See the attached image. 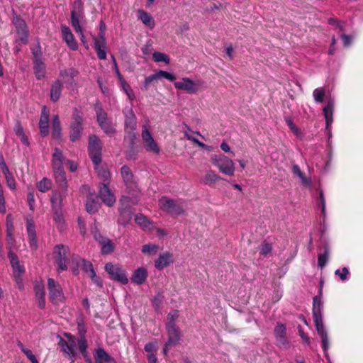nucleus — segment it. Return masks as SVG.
Here are the masks:
<instances>
[{"mask_svg":"<svg viewBox=\"0 0 363 363\" xmlns=\"http://www.w3.org/2000/svg\"><path fill=\"white\" fill-rule=\"evenodd\" d=\"M322 310L323 303L320 298L315 296L313 301V318L316 330L322 340L323 348L326 352L329 348V340L323 322Z\"/></svg>","mask_w":363,"mask_h":363,"instance_id":"nucleus-1","label":"nucleus"},{"mask_svg":"<svg viewBox=\"0 0 363 363\" xmlns=\"http://www.w3.org/2000/svg\"><path fill=\"white\" fill-rule=\"evenodd\" d=\"M65 159L62 152L55 148L52 154V168L55 179L57 185L63 190L66 191L67 188V182L65 172L63 169V162Z\"/></svg>","mask_w":363,"mask_h":363,"instance_id":"nucleus-2","label":"nucleus"},{"mask_svg":"<svg viewBox=\"0 0 363 363\" xmlns=\"http://www.w3.org/2000/svg\"><path fill=\"white\" fill-rule=\"evenodd\" d=\"M84 15L82 11V4L79 1H75L74 4L73 9L71 11V25L74 31L80 36V40L83 45L88 49L89 44L86 41L82 24L83 23Z\"/></svg>","mask_w":363,"mask_h":363,"instance_id":"nucleus-3","label":"nucleus"},{"mask_svg":"<svg viewBox=\"0 0 363 363\" xmlns=\"http://www.w3.org/2000/svg\"><path fill=\"white\" fill-rule=\"evenodd\" d=\"M160 208L166 213L179 216L184 212L183 204L181 201L171 199L167 196H162L158 201Z\"/></svg>","mask_w":363,"mask_h":363,"instance_id":"nucleus-4","label":"nucleus"},{"mask_svg":"<svg viewBox=\"0 0 363 363\" xmlns=\"http://www.w3.org/2000/svg\"><path fill=\"white\" fill-rule=\"evenodd\" d=\"M212 163L216 165L220 172L228 176H233L235 173V165L232 160L228 157L215 155L211 157Z\"/></svg>","mask_w":363,"mask_h":363,"instance_id":"nucleus-5","label":"nucleus"},{"mask_svg":"<svg viewBox=\"0 0 363 363\" xmlns=\"http://www.w3.org/2000/svg\"><path fill=\"white\" fill-rule=\"evenodd\" d=\"M69 248L63 245H57L53 250V258L59 273L67 269V255Z\"/></svg>","mask_w":363,"mask_h":363,"instance_id":"nucleus-6","label":"nucleus"},{"mask_svg":"<svg viewBox=\"0 0 363 363\" xmlns=\"http://www.w3.org/2000/svg\"><path fill=\"white\" fill-rule=\"evenodd\" d=\"M204 82L201 79L195 81L188 77H184L181 80L175 82L174 85L177 89L185 91L190 94L197 93L203 85Z\"/></svg>","mask_w":363,"mask_h":363,"instance_id":"nucleus-7","label":"nucleus"},{"mask_svg":"<svg viewBox=\"0 0 363 363\" xmlns=\"http://www.w3.org/2000/svg\"><path fill=\"white\" fill-rule=\"evenodd\" d=\"M104 269L111 279L123 284L128 283L126 272L120 265L108 262L106 264Z\"/></svg>","mask_w":363,"mask_h":363,"instance_id":"nucleus-8","label":"nucleus"},{"mask_svg":"<svg viewBox=\"0 0 363 363\" xmlns=\"http://www.w3.org/2000/svg\"><path fill=\"white\" fill-rule=\"evenodd\" d=\"M120 203L121 207L119 208L120 217L118 218V223L125 225L131 219L132 211H130V207L132 205L135 204V202L130 197L123 196L121 197Z\"/></svg>","mask_w":363,"mask_h":363,"instance_id":"nucleus-9","label":"nucleus"},{"mask_svg":"<svg viewBox=\"0 0 363 363\" xmlns=\"http://www.w3.org/2000/svg\"><path fill=\"white\" fill-rule=\"evenodd\" d=\"M101 143L96 135H91L89 141V156L95 165H99L101 161Z\"/></svg>","mask_w":363,"mask_h":363,"instance_id":"nucleus-10","label":"nucleus"},{"mask_svg":"<svg viewBox=\"0 0 363 363\" xmlns=\"http://www.w3.org/2000/svg\"><path fill=\"white\" fill-rule=\"evenodd\" d=\"M82 113L77 109L74 110L70 127L69 137L72 141L75 142L80 138L82 132Z\"/></svg>","mask_w":363,"mask_h":363,"instance_id":"nucleus-11","label":"nucleus"},{"mask_svg":"<svg viewBox=\"0 0 363 363\" xmlns=\"http://www.w3.org/2000/svg\"><path fill=\"white\" fill-rule=\"evenodd\" d=\"M72 259L74 261H76L77 265H79V263L82 264V269L86 274H88L93 283L99 287L103 286L102 281L100 277L96 275L91 262L88 260L81 259L78 256L75 255L72 256Z\"/></svg>","mask_w":363,"mask_h":363,"instance_id":"nucleus-12","label":"nucleus"},{"mask_svg":"<svg viewBox=\"0 0 363 363\" xmlns=\"http://www.w3.org/2000/svg\"><path fill=\"white\" fill-rule=\"evenodd\" d=\"M48 289L50 298L54 303L62 302L64 300V295L60 285L53 279H48Z\"/></svg>","mask_w":363,"mask_h":363,"instance_id":"nucleus-13","label":"nucleus"},{"mask_svg":"<svg viewBox=\"0 0 363 363\" xmlns=\"http://www.w3.org/2000/svg\"><path fill=\"white\" fill-rule=\"evenodd\" d=\"M166 330L168 334V340L163 349L164 354H167L170 346L174 345L179 342L181 337L180 330L178 326H167Z\"/></svg>","mask_w":363,"mask_h":363,"instance_id":"nucleus-14","label":"nucleus"},{"mask_svg":"<svg viewBox=\"0 0 363 363\" xmlns=\"http://www.w3.org/2000/svg\"><path fill=\"white\" fill-rule=\"evenodd\" d=\"M142 138L144 142V147L147 151L159 154L160 148L145 125L143 127Z\"/></svg>","mask_w":363,"mask_h":363,"instance_id":"nucleus-15","label":"nucleus"},{"mask_svg":"<svg viewBox=\"0 0 363 363\" xmlns=\"http://www.w3.org/2000/svg\"><path fill=\"white\" fill-rule=\"evenodd\" d=\"M162 77L165 78L171 82L174 81L176 79V77L174 74L167 72L166 71L159 70L158 72H155V74H151L145 78V80L143 82V86H144L145 89H148V86L151 82H152L153 81L159 80Z\"/></svg>","mask_w":363,"mask_h":363,"instance_id":"nucleus-16","label":"nucleus"},{"mask_svg":"<svg viewBox=\"0 0 363 363\" xmlns=\"http://www.w3.org/2000/svg\"><path fill=\"white\" fill-rule=\"evenodd\" d=\"M61 33L62 37L69 48L72 50H77L78 43L71 29L65 25H61Z\"/></svg>","mask_w":363,"mask_h":363,"instance_id":"nucleus-17","label":"nucleus"},{"mask_svg":"<svg viewBox=\"0 0 363 363\" xmlns=\"http://www.w3.org/2000/svg\"><path fill=\"white\" fill-rule=\"evenodd\" d=\"M99 196L103 202L108 206H112L116 202V197L110 190L108 184H101L99 187Z\"/></svg>","mask_w":363,"mask_h":363,"instance_id":"nucleus-18","label":"nucleus"},{"mask_svg":"<svg viewBox=\"0 0 363 363\" xmlns=\"http://www.w3.org/2000/svg\"><path fill=\"white\" fill-rule=\"evenodd\" d=\"M94 47L98 57L105 60L106 58V42L103 31L99 34L97 38H94Z\"/></svg>","mask_w":363,"mask_h":363,"instance_id":"nucleus-19","label":"nucleus"},{"mask_svg":"<svg viewBox=\"0 0 363 363\" xmlns=\"http://www.w3.org/2000/svg\"><path fill=\"white\" fill-rule=\"evenodd\" d=\"M8 257L13 268V276L18 281L25 272L24 267L20 264L18 257L13 252H9Z\"/></svg>","mask_w":363,"mask_h":363,"instance_id":"nucleus-20","label":"nucleus"},{"mask_svg":"<svg viewBox=\"0 0 363 363\" xmlns=\"http://www.w3.org/2000/svg\"><path fill=\"white\" fill-rule=\"evenodd\" d=\"M174 261V255L169 252L160 254L159 257L155 261V267L157 269L161 270L167 267Z\"/></svg>","mask_w":363,"mask_h":363,"instance_id":"nucleus-21","label":"nucleus"},{"mask_svg":"<svg viewBox=\"0 0 363 363\" xmlns=\"http://www.w3.org/2000/svg\"><path fill=\"white\" fill-rule=\"evenodd\" d=\"M274 335L279 345L286 347L289 345V341L286 338V329L284 324L281 323L277 324L274 328Z\"/></svg>","mask_w":363,"mask_h":363,"instance_id":"nucleus-22","label":"nucleus"},{"mask_svg":"<svg viewBox=\"0 0 363 363\" xmlns=\"http://www.w3.org/2000/svg\"><path fill=\"white\" fill-rule=\"evenodd\" d=\"M13 23L17 30V33L19 35L20 40L23 43H26L28 35V31L25 21L23 19L16 17L13 19Z\"/></svg>","mask_w":363,"mask_h":363,"instance_id":"nucleus-23","label":"nucleus"},{"mask_svg":"<svg viewBox=\"0 0 363 363\" xmlns=\"http://www.w3.org/2000/svg\"><path fill=\"white\" fill-rule=\"evenodd\" d=\"M49 111L46 108V106H43L41 111V116L39 121V128L40 130V133L43 136H45L48 134L49 132Z\"/></svg>","mask_w":363,"mask_h":363,"instance_id":"nucleus-24","label":"nucleus"},{"mask_svg":"<svg viewBox=\"0 0 363 363\" xmlns=\"http://www.w3.org/2000/svg\"><path fill=\"white\" fill-rule=\"evenodd\" d=\"M94 359L96 363H116V360L103 348H98L95 350Z\"/></svg>","mask_w":363,"mask_h":363,"instance_id":"nucleus-25","label":"nucleus"},{"mask_svg":"<svg viewBox=\"0 0 363 363\" xmlns=\"http://www.w3.org/2000/svg\"><path fill=\"white\" fill-rule=\"evenodd\" d=\"M147 270L145 267H139L135 269L131 277L133 282L137 284H143L147 278Z\"/></svg>","mask_w":363,"mask_h":363,"instance_id":"nucleus-26","label":"nucleus"},{"mask_svg":"<svg viewBox=\"0 0 363 363\" xmlns=\"http://www.w3.org/2000/svg\"><path fill=\"white\" fill-rule=\"evenodd\" d=\"M125 127L126 131L132 132L136 127V117L131 108L125 111Z\"/></svg>","mask_w":363,"mask_h":363,"instance_id":"nucleus-27","label":"nucleus"},{"mask_svg":"<svg viewBox=\"0 0 363 363\" xmlns=\"http://www.w3.org/2000/svg\"><path fill=\"white\" fill-rule=\"evenodd\" d=\"M33 63V69L37 79H41L44 78L45 75V65L41 60L40 57L35 55Z\"/></svg>","mask_w":363,"mask_h":363,"instance_id":"nucleus-28","label":"nucleus"},{"mask_svg":"<svg viewBox=\"0 0 363 363\" xmlns=\"http://www.w3.org/2000/svg\"><path fill=\"white\" fill-rule=\"evenodd\" d=\"M63 88V83L60 80L55 81L50 88V99L56 102L61 96Z\"/></svg>","mask_w":363,"mask_h":363,"instance_id":"nucleus-29","label":"nucleus"},{"mask_svg":"<svg viewBox=\"0 0 363 363\" xmlns=\"http://www.w3.org/2000/svg\"><path fill=\"white\" fill-rule=\"evenodd\" d=\"M122 178L125 184L128 188H132L134 186L133 175L130 172V169L127 166H123L121 169Z\"/></svg>","mask_w":363,"mask_h":363,"instance_id":"nucleus-30","label":"nucleus"},{"mask_svg":"<svg viewBox=\"0 0 363 363\" xmlns=\"http://www.w3.org/2000/svg\"><path fill=\"white\" fill-rule=\"evenodd\" d=\"M334 103L333 101H328L327 105L323 108V113L326 122V129L328 130L333 123Z\"/></svg>","mask_w":363,"mask_h":363,"instance_id":"nucleus-31","label":"nucleus"},{"mask_svg":"<svg viewBox=\"0 0 363 363\" xmlns=\"http://www.w3.org/2000/svg\"><path fill=\"white\" fill-rule=\"evenodd\" d=\"M96 170L97 171V175L99 179L102 181L101 184H109L111 180V173L108 171L107 167L99 165H96Z\"/></svg>","mask_w":363,"mask_h":363,"instance_id":"nucleus-32","label":"nucleus"},{"mask_svg":"<svg viewBox=\"0 0 363 363\" xmlns=\"http://www.w3.org/2000/svg\"><path fill=\"white\" fill-rule=\"evenodd\" d=\"M35 292L39 307L44 308L45 306L44 285L42 283L35 284Z\"/></svg>","mask_w":363,"mask_h":363,"instance_id":"nucleus-33","label":"nucleus"},{"mask_svg":"<svg viewBox=\"0 0 363 363\" xmlns=\"http://www.w3.org/2000/svg\"><path fill=\"white\" fill-rule=\"evenodd\" d=\"M138 17L142 22L147 26L150 28H153L155 26V21L152 16L145 11L144 10L140 9L138 11Z\"/></svg>","mask_w":363,"mask_h":363,"instance_id":"nucleus-34","label":"nucleus"},{"mask_svg":"<svg viewBox=\"0 0 363 363\" xmlns=\"http://www.w3.org/2000/svg\"><path fill=\"white\" fill-rule=\"evenodd\" d=\"M59 339L60 340L58 345L60 347L62 351L69 357L72 362H74L75 357V352H72V350H71V347H69L67 340L60 336Z\"/></svg>","mask_w":363,"mask_h":363,"instance_id":"nucleus-35","label":"nucleus"},{"mask_svg":"<svg viewBox=\"0 0 363 363\" xmlns=\"http://www.w3.org/2000/svg\"><path fill=\"white\" fill-rule=\"evenodd\" d=\"M1 168H2V172H3L4 174L5 175L8 186L11 189L14 190L16 189L15 179H14L13 177L12 176V174H11V172L5 162H3L1 164Z\"/></svg>","mask_w":363,"mask_h":363,"instance_id":"nucleus-36","label":"nucleus"},{"mask_svg":"<svg viewBox=\"0 0 363 363\" xmlns=\"http://www.w3.org/2000/svg\"><path fill=\"white\" fill-rule=\"evenodd\" d=\"M184 130L182 132H183L185 138L187 140L193 141L195 144H196L200 147H203V148L207 147V146L204 143L200 142L199 140H197L196 138H194L191 135L193 131L189 125H187L186 124H184Z\"/></svg>","mask_w":363,"mask_h":363,"instance_id":"nucleus-37","label":"nucleus"},{"mask_svg":"<svg viewBox=\"0 0 363 363\" xmlns=\"http://www.w3.org/2000/svg\"><path fill=\"white\" fill-rule=\"evenodd\" d=\"M78 347L83 354L84 357L85 358L87 363H92L91 359L88 356V353L86 351L87 349V342L84 337H81L78 341H77Z\"/></svg>","mask_w":363,"mask_h":363,"instance_id":"nucleus-38","label":"nucleus"},{"mask_svg":"<svg viewBox=\"0 0 363 363\" xmlns=\"http://www.w3.org/2000/svg\"><path fill=\"white\" fill-rule=\"evenodd\" d=\"M53 137L59 138L61 134V125L58 115H55L52 121Z\"/></svg>","mask_w":363,"mask_h":363,"instance_id":"nucleus-39","label":"nucleus"},{"mask_svg":"<svg viewBox=\"0 0 363 363\" xmlns=\"http://www.w3.org/2000/svg\"><path fill=\"white\" fill-rule=\"evenodd\" d=\"M52 181L47 177L43 178L37 184V188L41 192H46V191H49L52 188Z\"/></svg>","mask_w":363,"mask_h":363,"instance_id":"nucleus-40","label":"nucleus"},{"mask_svg":"<svg viewBox=\"0 0 363 363\" xmlns=\"http://www.w3.org/2000/svg\"><path fill=\"white\" fill-rule=\"evenodd\" d=\"M79 72L74 68L70 67L62 69L60 72V75L64 79H72L78 75Z\"/></svg>","mask_w":363,"mask_h":363,"instance_id":"nucleus-41","label":"nucleus"},{"mask_svg":"<svg viewBox=\"0 0 363 363\" xmlns=\"http://www.w3.org/2000/svg\"><path fill=\"white\" fill-rule=\"evenodd\" d=\"M220 177L213 172H208L202 178V182L205 184H211L219 180Z\"/></svg>","mask_w":363,"mask_h":363,"instance_id":"nucleus-42","label":"nucleus"},{"mask_svg":"<svg viewBox=\"0 0 363 363\" xmlns=\"http://www.w3.org/2000/svg\"><path fill=\"white\" fill-rule=\"evenodd\" d=\"M52 211L54 213V216H53L54 221H55V224L57 225V228L62 230L63 228L64 223H65L62 211L59 210V211Z\"/></svg>","mask_w":363,"mask_h":363,"instance_id":"nucleus-43","label":"nucleus"},{"mask_svg":"<svg viewBox=\"0 0 363 363\" xmlns=\"http://www.w3.org/2000/svg\"><path fill=\"white\" fill-rule=\"evenodd\" d=\"M135 220L138 225L143 228H147L152 224L147 218L141 213L135 216Z\"/></svg>","mask_w":363,"mask_h":363,"instance_id":"nucleus-44","label":"nucleus"},{"mask_svg":"<svg viewBox=\"0 0 363 363\" xmlns=\"http://www.w3.org/2000/svg\"><path fill=\"white\" fill-rule=\"evenodd\" d=\"M178 318H179L178 311H174L169 313V314L167 315L166 327L169 326V325L177 326L176 325V322H177Z\"/></svg>","mask_w":363,"mask_h":363,"instance_id":"nucleus-45","label":"nucleus"},{"mask_svg":"<svg viewBox=\"0 0 363 363\" xmlns=\"http://www.w3.org/2000/svg\"><path fill=\"white\" fill-rule=\"evenodd\" d=\"M152 58L156 62H164L166 64H169L170 61L169 57L165 53L160 52H155L152 54Z\"/></svg>","mask_w":363,"mask_h":363,"instance_id":"nucleus-46","label":"nucleus"},{"mask_svg":"<svg viewBox=\"0 0 363 363\" xmlns=\"http://www.w3.org/2000/svg\"><path fill=\"white\" fill-rule=\"evenodd\" d=\"M99 204L98 202L89 198L86 203V211L89 213H94L97 211Z\"/></svg>","mask_w":363,"mask_h":363,"instance_id":"nucleus-47","label":"nucleus"},{"mask_svg":"<svg viewBox=\"0 0 363 363\" xmlns=\"http://www.w3.org/2000/svg\"><path fill=\"white\" fill-rule=\"evenodd\" d=\"M101 244L103 254H109L113 250V246L109 240H104L101 242Z\"/></svg>","mask_w":363,"mask_h":363,"instance_id":"nucleus-48","label":"nucleus"},{"mask_svg":"<svg viewBox=\"0 0 363 363\" xmlns=\"http://www.w3.org/2000/svg\"><path fill=\"white\" fill-rule=\"evenodd\" d=\"M313 96L314 100L317 103H321L323 101L325 96V91L323 88H317L313 92Z\"/></svg>","mask_w":363,"mask_h":363,"instance_id":"nucleus-49","label":"nucleus"},{"mask_svg":"<svg viewBox=\"0 0 363 363\" xmlns=\"http://www.w3.org/2000/svg\"><path fill=\"white\" fill-rule=\"evenodd\" d=\"M328 256L329 252L327 249H325V252L323 254L318 255V264L321 269L325 266L328 259Z\"/></svg>","mask_w":363,"mask_h":363,"instance_id":"nucleus-50","label":"nucleus"},{"mask_svg":"<svg viewBox=\"0 0 363 363\" xmlns=\"http://www.w3.org/2000/svg\"><path fill=\"white\" fill-rule=\"evenodd\" d=\"M158 249V245L154 244H147L143 246L142 252L145 254H155Z\"/></svg>","mask_w":363,"mask_h":363,"instance_id":"nucleus-51","label":"nucleus"},{"mask_svg":"<svg viewBox=\"0 0 363 363\" xmlns=\"http://www.w3.org/2000/svg\"><path fill=\"white\" fill-rule=\"evenodd\" d=\"M97 121L101 127H104L106 129L108 130L105 125V122L108 121L107 115L105 112L101 110L97 111Z\"/></svg>","mask_w":363,"mask_h":363,"instance_id":"nucleus-52","label":"nucleus"},{"mask_svg":"<svg viewBox=\"0 0 363 363\" xmlns=\"http://www.w3.org/2000/svg\"><path fill=\"white\" fill-rule=\"evenodd\" d=\"M6 241L9 252H12V249L15 247V239L13 232H6Z\"/></svg>","mask_w":363,"mask_h":363,"instance_id":"nucleus-53","label":"nucleus"},{"mask_svg":"<svg viewBox=\"0 0 363 363\" xmlns=\"http://www.w3.org/2000/svg\"><path fill=\"white\" fill-rule=\"evenodd\" d=\"M27 232L28 236H33L36 235L34 221L32 218H27Z\"/></svg>","mask_w":363,"mask_h":363,"instance_id":"nucleus-54","label":"nucleus"},{"mask_svg":"<svg viewBox=\"0 0 363 363\" xmlns=\"http://www.w3.org/2000/svg\"><path fill=\"white\" fill-rule=\"evenodd\" d=\"M319 199H320V203L321 213H322V216L323 217V220H324L325 218V216H326V203H325L324 194L322 191H320Z\"/></svg>","mask_w":363,"mask_h":363,"instance_id":"nucleus-55","label":"nucleus"},{"mask_svg":"<svg viewBox=\"0 0 363 363\" xmlns=\"http://www.w3.org/2000/svg\"><path fill=\"white\" fill-rule=\"evenodd\" d=\"M272 250V247L271 244L264 242L260 246L259 253L262 255L266 256L271 252Z\"/></svg>","mask_w":363,"mask_h":363,"instance_id":"nucleus-56","label":"nucleus"},{"mask_svg":"<svg viewBox=\"0 0 363 363\" xmlns=\"http://www.w3.org/2000/svg\"><path fill=\"white\" fill-rule=\"evenodd\" d=\"M6 232H13L14 231L13 217L11 213L8 214L6 216Z\"/></svg>","mask_w":363,"mask_h":363,"instance_id":"nucleus-57","label":"nucleus"},{"mask_svg":"<svg viewBox=\"0 0 363 363\" xmlns=\"http://www.w3.org/2000/svg\"><path fill=\"white\" fill-rule=\"evenodd\" d=\"M123 90L126 94L127 96L130 101H133L135 98V94L130 87V86L127 84L122 86Z\"/></svg>","mask_w":363,"mask_h":363,"instance_id":"nucleus-58","label":"nucleus"},{"mask_svg":"<svg viewBox=\"0 0 363 363\" xmlns=\"http://www.w3.org/2000/svg\"><path fill=\"white\" fill-rule=\"evenodd\" d=\"M65 336L67 338V342H68L69 347H71V350H72V352H75V347L77 345L75 338L69 333H65Z\"/></svg>","mask_w":363,"mask_h":363,"instance_id":"nucleus-59","label":"nucleus"},{"mask_svg":"<svg viewBox=\"0 0 363 363\" xmlns=\"http://www.w3.org/2000/svg\"><path fill=\"white\" fill-rule=\"evenodd\" d=\"M335 274L338 275L341 280L345 281L347 278V275L349 274V270L346 267H343L341 270L337 269L335 271Z\"/></svg>","mask_w":363,"mask_h":363,"instance_id":"nucleus-60","label":"nucleus"},{"mask_svg":"<svg viewBox=\"0 0 363 363\" xmlns=\"http://www.w3.org/2000/svg\"><path fill=\"white\" fill-rule=\"evenodd\" d=\"M105 125H106V128H108V129H110V130H107L104 127H101V128L104 130L105 133H106L107 134H111V133H114V131H115L114 126L111 122L107 121L106 122H105Z\"/></svg>","mask_w":363,"mask_h":363,"instance_id":"nucleus-61","label":"nucleus"},{"mask_svg":"<svg viewBox=\"0 0 363 363\" xmlns=\"http://www.w3.org/2000/svg\"><path fill=\"white\" fill-rule=\"evenodd\" d=\"M24 354H26L27 358L31 362V363H38L37 358L33 354L31 350H28V351H24Z\"/></svg>","mask_w":363,"mask_h":363,"instance_id":"nucleus-62","label":"nucleus"},{"mask_svg":"<svg viewBox=\"0 0 363 363\" xmlns=\"http://www.w3.org/2000/svg\"><path fill=\"white\" fill-rule=\"evenodd\" d=\"M52 211L62 210V201H50Z\"/></svg>","mask_w":363,"mask_h":363,"instance_id":"nucleus-63","label":"nucleus"},{"mask_svg":"<svg viewBox=\"0 0 363 363\" xmlns=\"http://www.w3.org/2000/svg\"><path fill=\"white\" fill-rule=\"evenodd\" d=\"M145 350L149 354H154V351L155 350V345L153 342H149L145 345Z\"/></svg>","mask_w":363,"mask_h":363,"instance_id":"nucleus-64","label":"nucleus"}]
</instances>
